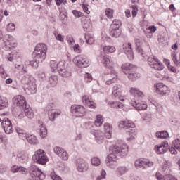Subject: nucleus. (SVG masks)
I'll list each match as a JSON object with an SVG mask.
<instances>
[{
    "label": "nucleus",
    "instance_id": "1",
    "mask_svg": "<svg viewBox=\"0 0 180 180\" xmlns=\"http://www.w3.org/2000/svg\"><path fill=\"white\" fill-rule=\"evenodd\" d=\"M129 153V146L125 143L117 144L113 146L111 153L108 155L105 158V164L107 167L115 169L117 167V156L126 157Z\"/></svg>",
    "mask_w": 180,
    "mask_h": 180
},
{
    "label": "nucleus",
    "instance_id": "2",
    "mask_svg": "<svg viewBox=\"0 0 180 180\" xmlns=\"http://www.w3.org/2000/svg\"><path fill=\"white\" fill-rule=\"evenodd\" d=\"M51 70L52 72L58 71L60 75L63 78H70L72 75L71 72L68 70V64L65 60H60V62L51 60Z\"/></svg>",
    "mask_w": 180,
    "mask_h": 180
},
{
    "label": "nucleus",
    "instance_id": "3",
    "mask_svg": "<svg viewBox=\"0 0 180 180\" xmlns=\"http://www.w3.org/2000/svg\"><path fill=\"white\" fill-rule=\"evenodd\" d=\"M118 127L119 129H124V130H127L126 140L127 141L131 142L136 140V137H137V135L136 134V129H134L136 124L132 121H121L119 123Z\"/></svg>",
    "mask_w": 180,
    "mask_h": 180
},
{
    "label": "nucleus",
    "instance_id": "4",
    "mask_svg": "<svg viewBox=\"0 0 180 180\" xmlns=\"http://www.w3.org/2000/svg\"><path fill=\"white\" fill-rule=\"evenodd\" d=\"M20 82L25 85L27 94H36L37 92V85L36 84V79L30 75H25L22 77Z\"/></svg>",
    "mask_w": 180,
    "mask_h": 180
},
{
    "label": "nucleus",
    "instance_id": "5",
    "mask_svg": "<svg viewBox=\"0 0 180 180\" xmlns=\"http://www.w3.org/2000/svg\"><path fill=\"white\" fill-rule=\"evenodd\" d=\"M47 45L46 44H38L33 52L35 61L43 63L47 57Z\"/></svg>",
    "mask_w": 180,
    "mask_h": 180
},
{
    "label": "nucleus",
    "instance_id": "6",
    "mask_svg": "<svg viewBox=\"0 0 180 180\" xmlns=\"http://www.w3.org/2000/svg\"><path fill=\"white\" fill-rule=\"evenodd\" d=\"M32 160L34 162H36V164L46 165L49 161V157H47V155H46V152H44V150L38 149L32 155Z\"/></svg>",
    "mask_w": 180,
    "mask_h": 180
},
{
    "label": "nucleus",
    "instance_id": "7",
    "mask_svg": "<svg viewBox=\"0 0 180 180\" xmlns=\"http://www.w3.org/2000/svg\"><path fill=\"white\" fill-rule=\"evenodd\" d=\"M73 64L78 68H88L91 65V61L84 55H78L73 58Z\"/></svg>",
    "mask_w": 180,
    "mask_h": 180
},
{
    "label": "nucleus",
    "instance_id": "8",
    "mask_svg": "<svg viewBox=\"0 0 180 180\" xmlns=\"http://www.w3.org/2000/svg\"><path fill=\"white\" fill-rule=\"evenodd\" d=\"M134 165L137 169H151L154 167V162L148 159H137L134 162Z\"/></svg>",
    "mask_w": 180,
    "mask_h": 180
},
{
    "label": "nucleus",
    "instance_id": "9",
    "mask_svg": "<svg viewBox=\"0 0 180 180\" xmlns=\"http://www.w3.org/2000/svg\"><path fill=\"white\" fill-rule=\"evenodd\" d=\"M30 174L31 178L34 180H43L46 178V174L43 173L36 165H32L30 168Z\"/></svg>",
    "mask_w": 180,
    "mask_h": 180
},
{
    "label": "nucleus",
    "instance_id": "10",
    "mask_svg": "<svg viewBox=\"0 0 180 180\" xmlns=\"http://www.w3.org/2000/svg\"><path fill=\"white\" fill-rule=\"evenodd\" d=\"M148 64L151 68L157 70L158 71L164 70V64H162V63L158 60V58L155 56H150L148 57Z\"/></svg>",
    "mask_w": 180,
    "mask_h": 180
},
{
    "label": "nucleus",
    "instance_id": "11",
    "mask_svg": "<svg viewBox=\"0 0 180 180\" xmlns=\"http://www.w3.org/2000/svg\"><path fill=\"white\" fill-rule=\"evenodd\" d=\"M5 50H12L18 46L16 39L12 35H6L3 39Z\"/></svg>",
    "mask_w": 180,
    "mask_h": 180
},
{
    "label": "nucleus",
    "instance_id": "12",
    "mask_svg": "<svg viewBox=\"0 0 180 180\" xmlns=\"http://www.w3.org/2000/svg\"><path fill=\"white\" fill-rule=\"evenodd\" d=\"M153 89L158 95H161V96H165L167 94H169V87L162 82L155 83Z\"/></svg>",
    "mask_w": 180,
    "mask_h": 180
},
{
    "label": "nucleus",
    "instance_id": "13",
    "mask_svg": "<svg viewBox=\"0 0 180 180\" xmlns=\"http://www.w3.org/2000/svg\"><path fill=\"white\" fill-rule=\"evenodd\" d=\"M70 112L77 117H84L86 115L85 107L81 105H73L70 108Z\"/></svg>",
    "mask_w": 180,
    "mask_h": 180
},
{
    "label": "nucleus",
    "instance_id": "14",
    "mask_svg": "<svg viewBox=\"0 0 180 180\" xmlns=\"http://www.w3.org/2000/svg\"><path fill=\"white\" fill-rule=\"evenodd\" d=\"M112 98H116L117 99H119V101H124L126 97L123 94V87L122 86V85L115 84L112 87Z\"/></svg>",
    "mask_w": 180,
    "mask_h": 180
},
{
    "label": "nucleus",
    "instance_id": "15",
    "mask_svg": "<svg viewBox=\"0 0 180 180\" xmlns=\"http://www.w3.org/2000/svg\"><path fill=\"white\" fill-rule=\"evenodd\" d=\"M76 164V169L78 172H81L84 174V172H86L88 169H89V164L86 162V160L84 159H77L75 162Z\"/></svg>",
    "mask_w": 180,
    "mask_h": 180
},
{
    "label": "nucleus",
    "instance_id": "16",
    "mask_svg": "<svg viewBox=\"0 0 180 180\" xmlns=\"http://www.w3.org/2000/svg\"><path fill=\"white\" fill-rule=\"evenodd\" d=\"M15 117L20 120L24 119V117H27V119L32 120L34 117V113L32 108H25L23 110H21L18 114H16Z\"/></svg>",
    "mask_w": 180,
    "mask_h": 180
},
{
    "label": "nucleus",
    "instance_id": "17",
    "mask_svg": "<svg viewBox=\"0 0 180 180\" xmlns=\"http://www.w3.org/2000/svg\"><path fill=\"white\" fill-rule=\"evenodd\" d=\"M103 77L105 79L106 85H112L117 82V72L114 70H112L110 73L104 74Z\"/></svg>",
    "mask_w": 180,
    "mask_h": 180
},
{
    "label": "nucleus",
    "instance_id": "18",
    "mask_svg": "<svg viewBox=\"0 0 180 180\" xmlns=\"http://www.w3.org/2000/svg\"><path fill=\"white\" fill-rule=\"evenodd\" d=\"M53 153L59 157L60 160H63V161H68L70 155H68V152L64 148L60 146H56L53 148Z\"/></svg>",
    "mask_w": 180,
    "mask_h": 180
},
{
    "label": "nucleus",
    "instance_id": "19",
    "mask_svg": "<svg viewBox=\"0 0 180 180\" xmlns=\"http://www.w3.org/2000/svg\"><path fill=\"white\" fill-rule=\"evenodd\" d=\"M169 145L168 141H163L159 145L154 146L153 150L158 154H165L168 150Z\"/></svg>",
    "mask_w": 180,
    "mask_h": 180
},
{
    "label": "nucleus",
    "instance_id": "20",
    "mask_svg": "<svg viewBox=\"0 0 180 180\" xmlns=\"http://www.w3.org/2000/svg\"><path fill=\"white\" fill-rule=\"evenodd\" d=\"M1 127L6 134H12L13 133V125L9 119H4L1 122Z\"/></svg>",
    "mask_w": 180,
    "mask_h": 180
},
{
    "label": "nucleus",
    "instance_id": "21",
    "mask_svg": "<svg viewBox=\"0 0 180 180\" xmlns=\"http://www.w3.org/2000/svg\"><path fill=\"white\" fill-rule=\"evenodd\" d=\"M124 53L127 56L129 60L134 58V53H133V49L131 48V43L125 42L122 45Z\"/></svg>",
    "mask_w": 180,
    "mask_h": 180
},
{
    "label": "nucleus",
    "instance_id": "22",
    "mask_svg": "<svg viewBox=\"0 0 180 180\" xmlns=\"http://www.w3.org/2000/svg\"><path fill=\"white\" fill-rule=\"evenodd\" d=\"M13 103L19 108H25L27 104V102L26 101V98H25V96L18 95L13 98Z\"/></svg>",
    "mask_w": 180,
    "mask_h": 180
},
{
    "label": "nucleus",
    "instance_id": "23",
    "mask_svg": "<svg viewBox=\"0 0 180 180\" xmlns=\"http://www.w3.org/2000/svg\"><path fill=\"white\" fill-rule=\"evenodd\" d=\"M121 70L122 72H124V74L127 75L129 72H136V71L137 70V68L136 67V65L131 63H126L122 64V65L121 66Z\"/></svg>",
    "mask_w": 180,
    "mask_h": 180
},
{
    "label": "nucleus",
    "instance_id": "24",
    "mask_svg": "<svg viewBox=\"0 0 180 180\" xmlns=\"http://www.w3.org/2000/svg\"><path fill=\"white\" fill-rule=\"evenodd\" d=\"M130 105L133 106V108H135L136 110H147V108H148V105H147V103L145 101H141L139 103H137L134 100H131L129 101Z\"/></svg>",
    "mask_w": 180,
    "mask_h": 180
},
{
    "label": "nucleus",
    "instance_id": "25",
    "mask_svg": "<svg viewBox=\"0 0 180 180\" xmlns=\"http://www.w3.org/2000/svg\"><path fill=\"white\" fill-rule=\"evenodd\" d=\"M91 134L94 136L96 143H98V144H101V143H103L105 137L103 136V132H102V131L91 129Z\"/></svg>",
    "mask_w": 180,
    "mask_h": 180
},
{
    "label": "nucleus",
    "instance_id": "26",
    "mask_svg": "<svg viewBox=\"0 0 180 180\" xmlns=\"http://www.w3.org/2000/svg\"><path fill=\"white\" fill-rule=\"evenodd\" d=\"M104 127V136L106 139H112V130H113V126L112 124L105 122L103 124Z\"/></svg>",
    "mask_w": 180,
    "mask_h": 180
},
{
    "label": "nucleus",
    "instance_id": "27",
    "mask_svg": "<svg viewBox=\"0 0 180 180\" xmlns=\"http://www.w3.org/2000/svg\"><path fill=\"white\" fill-rule=\"evenodd\" d=\"M129 94L134 96V98H144L145 96L144 93L136 87H131L129 89Z\"/></svg>",
    "mask_w": 180,
    "mask_h": 180
},
{
    "label": "nucleus",
    "instance_id": "28",
    "mask_svg": "<svg viewBox=\"0 0 180 180\" xmlns=\"http://www.w3.org/2000/svg\"><path fill=\"white\" fill-rule=\"evenodd\" d=\"M25 139L29 144H32L33 146H37L39 144V139L34 134H27Z\"/></svg>",
    "mask_w": 180,
    "mask_h": 180
},
{
    "label": "nucleus",
    "instance_id": "29",
    "mask_svg": "<svg viewBox=\"0 0 180 180\" xmlns=\"http://www.w3.org/2000/svg\"><path fill=\"white\" fill-rule=\"evenodd\" d=\"M82 26L84 30H88V29H91L92 27V21H91V18L88 17L82 18Z\"/></svg>",
    "mask_w": 180,
    "mask_h": 180
},
{
    "label": "nucleus",
    "instance_id": "30",
    "mask_svg": "<svg viewBox=\"0 0 180 180\" xmlns=\"http://www.w3.org/2000/svg\"><path fill=\"white\" fill-rule=\"evenodd\" d=\"M39 133L41 139H46L47 137V128L43 122H39Z\"/></svg>",
    "mask_w": 180,
    "mask_h": 180
},
{
    "label": "nucleus",
    "instance_id": "31",
    "mask_svg": "<svg viewBox=\"0 0 180 180\" xmlns=\"http://www.w3.org/2000/svg\"><path fill=\"white\" fill-rule=\"evenodd\" d=\"M19 57H20V53L17 51H13L11 53L6 55V58L11 62L13 61L15 58H19Z\"/></svg>",
    "mask_w": 180,
    "mask_h": 180
},
{
    "label": "nucleus",
    "instance_id": "32",
    "mask_svg": "<svg viewBox=\"0 0 180 180\" xmlns=\"http://www.w3.org/2000/svg\"><path fill=\"white\" fill-rule=\"evenodd\" d=\"M108 105L113 109H123L124 108V105L119 101H110L108 103Z\"/></svg>",
    "mask_w": 180,
    "mask_h": 180
},
{
    "label": "nucleus",
    "instance_id": "33",
    "mask_svg": "<svg viewBox=\"0 0 180 180\" xmlns=\"http://www.w3.org/2000/svg\"><path fill=\"white\" fill-rule=\"evenodd\" d=\"M61 115V110L51 111L49 112V119L51 122H54L58 116Z\"/></svg>",
    "mask_w": 180,
    "mask_h": 180
},
{
    "label": "nucleus",
    "instance_id": "34",
    "mask_svg": "<svg viewBox=\"0 0 180 180\" xmlns=\"http://www.w3.org/2000/svg\"><path fill=\"white\" fill-rule=\"evenodd\" d=\"M127 172H129V167L126 166H120L116 169V173L120 176H122V175L127 174Z\"/></svg>",
    "mask_w": 180,
    "mask_h": 180
},
{
    "label": "nucleus",
    "instance_id": "35",
    "mask_svg": "<svg viewBox=\"0 0 180 180\" xmlns=\"http://www.w3.org/2000/svg\"><path fill=\"white\" fill-rule=\"evenodd\" d=\"M102 64L107 68H112L113 67V62H112L108 56H103Z\"/></svg>",
    "mask_w": 180,
    "mask_h": 180
},
{
    "label": "nucleus",
    "instance_id": "36",
    "mask_svg": "<svg viewBox=\"0 0 180 180\" xmlns=\"http://www.w3.org/2000/svg\"><path fill=\"white\" fill-rule=\"evenodd\" d=\"M102 48L105 54H110L116 51V48L113 46H103Z\"/></svg>",
    "mask_w": 180,
    "mask_h": 180
},
{
    "label": "nucleus",
    "instance_id": "37",
    "mask_svg": "<svg viewBox=\"0 0 180 180\" xmlns=\"http://www.w3.org/2000/svg\"><path fill=\"white\" fill-rule=\"evenodd\" d=\"M94 123L97 127H101L103 124V116L102 115H97Z\"/></svg>",
    "mask_w": 180,
    "mask_h": 180
},
{
    "label": "nucleus",
    "instance_id": "38",
    "mask_svg": "<svg viewBox=\"0 0 180 180\" xmlns=\"http://www.w3.org/2000/svg\"><path fill=\"white\" fill-rule=\"evenodd\" d=\"M110 34V36H112V37L117 39V37H120V35L122 34V31L120 30V29H111Z\"/></svg>",
    "mask_w": 180,
    "mask_h": 180
},
{
    "label": "nucleus",
    "instance_id": "39",
    "mask_svg": "<svg viewBox=\"0 0 180 180\" xmlns=\"http://www.w3.org/2000/svg\"><path fill=\"white\" fill-rule=\"evenodd\" d=\"M86 43L90 46L95 43V37L91 34H86L85 35Z\"/></svg>",
    "mask_w": 180,
    "mask_h": 180
},
{
    "label": "nucleus",
    "instance_id": "40",
    "mask_svg": "<svg viewBox=\"0 0 180 180\" xmlns=\"http://www.w3.org/2000/svg\"><path fill=\"white\" fill-rule=\"evenodd\" d=\"M17 157H18V161H20V162H26L27 161V159L29 158L27 155H25L23 153H18L17 154Z\"/></svg>",
    "mask_w": 180,
    "mask_h": 180
},
{
    "label": "nucleus",
    "instance_id": "41",
    "mask_svg": "<svg viewBox=\"0 0 180 180\" xmlns=\"http://www.w3.org/2000/svg\"><path fill=\"white\" fill-rule=\"evenodd\" d=\"M49 84L51 86H57V84H58V77L56 75H52L49 77Z\"/></svg>",
    "mask_w": 180,
    "mask_h": 180
},
{
    "label": "nucleus",
    "instance_id": "42",
    "mask_svg": "<svg viewBox=\"0 0 180 180\" xmlns=\"http://www.w3.org/2000/svg\"><path fill=\"white\" fill-rule=\"evenodd\" d=\"M127 75H128V78L131 81H136L137 78H140V74L135 72H129V73Z\"/></svg>",
    "mask_w": 180,
    "mask_h": 180
},
{
    "label": "nucleus",
    "instance_id": "43",
    "mask_svg": "<svg viewBox=\"0 0 180 180\" xmlns=\"http://www.w3.org/2000/svg\"><path fill=\"white\" fill-rule=\"evenodd\" d=\"M16 131L21 140H25L26 139V136L28 134L26 133V131L20 128H17Z\"/></svg>",
    "mask_w": 180,
    "mask_h": 180
},
{
    "label": "nucleus",
    "instance_id": "44",
    "mask_svg": "<svg viewBox=\"0 0 180 180\" xmlns=\"http://www.w3.org/2000/svg\"><path fill=\"white\" fill-rule=\"evenodd\" d=\"M147 30H149V32L146 34V35L148 39H151V37H153V33H155V32H157V27L150 25L147 28Z\"/></svg>",
    "mask_w": 180,
    "mask_h": 180
},
{
    "label": "nucleus",
    "instance_id": "45",
    "mask_svg": "<svg viewBox=\"0 0 180 180\" xmlns=\"http://www.w3.org/2000/svg\"><path fill=\"white\" fill-rule=\"evenodd\" d=\"M53 36H55L56 40L60 41V43H64V39H65L64 35L57 32V31H55L53 32Z\"/></svg>",
    "mask_w": 180,
    "mask_h": 180
},
{
    "label": "nucleus",
    "instance_id": "46",
    "mask_svg": "<svg viewBox=\"0 0 180 180\" xmlns=\"http://www.w3.org/2000/svg\"><path fill=\"white\" fill-rule=\"evenodd\" d=\"M171 57L173 63H174L176 67H179V56L176 53V52H172L171 53Z\"/></svg>",
    "mask_w": 180,
    "mask_h": 180
},
{
    "label": "nucleus",
    "instance_id": "47",
    "mask_svg": "<svg viewBox=\"0 0 180 180\" xmlns=\"http://www.w3.org/2000/svg\"><path fill=\"white\" fill-rule=\"evenodd\" d=\"M82 9L86 15H91V11H89V4L88 3H82L80 4Z\"/></svg>",
    "mask_w": 180,
    "mask_h": 180
},
{
    "label": "nucleus",
    "instance_id": "48",
    "mask_svg": "<svg viewBox=\"0 0 180 180\" xmlns=\"http://www.w3.org/2000/svg\"><path fill=\"white\" fill-rule=\"evenodd\" d=\"M155 136L158 139H168L169 134L167 131L156 132Z\"/></svg>",
    "mask_w": 180,
    "mask_h": 180
},
{
    "label": "nucleus",
    "instance_id": "49",
    "mask_svg": "<svg viewBox=\"0 0 180 180\" xmlns=\"http://www.w3.org/2000/svg\"><path fill=\"white\" fill-rule=\"evenodd\" d=\"M171 167H172V164H171V162H169V161H166L163 162L162 165L161 171L162 172H165V171H168V169H169Z\"/></svg>",
    "mask_w": 180,
    "mask_h": 180
},
{
    "label": "nucleus",
    "instance_id": "50",
    "mask_svg": "<svg viewBox=\"0 0 180 180\" xmlns=\"http://www.w3.org/2000/svg\"><path fill=\"white\" fill-rule=\"evenodd\" d=\"M91 163L93 167H99L101 165V159L98 157H94L91 159Z\"/></svg>",
    "mask_w": 180,
    "mask_h": 180
},
{
    "label": "nucleus",
    "instance_id": "51",
    "mask_svg": "<svg viewBox=\"0 0 180 180\" xmlns=\"http://www.w3.org/2000/svg\"><path fill=\"white\" fill-rule=\"evenodd\" d=\"M8 106V99L0 96V110Z\"/></svg>",
    "mask_w": 180,
    "mask_h": 180
},
{
    "label": "nucleus",
    "instance_id": "52",
    "mask_svg": "<svg viewBox=\"0 0 180 180\" xmlns=\"http://www.w3.org/2000/svg\"><path fill=\"white\" fill-rule=\"evenodd\" d=\"M16 26L13 22H9L6 25V30L9 32H15Z\"/></svg>",
    "mask_w": 180,
    "mask_h": 180
},
{
    "label": "nucleus",
    "instance_id": "53",
    "mask_svg": "<svg viewBox=\"0 0 180 180\" xmlns=\"http://www.w3.org/2000/svg\"><path fill=\"white\" fill-rule=\"evenodd\" d=\"M122 23L119 20H114L111 24V29H120Z\"/></svg>",
    "mask_w": 180,
    "mask_h": 180
},
{
    "label": "nucleus",
    "instance_id": "54",
    "mask_svg": "<svg viewBox=\"0 0 180 180\" xmlns=\"http://www.w3.org/2000/svg\"><path fill=\"white\" fill-rule=\"evenodd\" d=\"M105 16H107V18H108V19H112L113 18V13H114V11L112 8H107L105 9Z\"/></svg>",
    "mask_w": 180,
    "mask_h": 180
},
{
    "label": "nucleus",
    "instance_id": "55",
    "mask_svg": "<svg viewBox=\"0 0 180 180\" xmlns=\"http://www.w3.org/2000/svg\"><path fill=\"white\" fill-rule=\"evenodd\" d=\"M152 117H153V115H151V112H145L143 115V119L146 122H151Z\"/></svg>",
    "mask_w": 180,
    "mask_h": 180
},
{
    "label": "nucleus",
    "instance_id": "56",
    "mask_svg": "<svg viewBox=\"0 0 180 180\" xmlns=\"http://www.w3.org/2000/svg\"><path fill=\"white\" fill-rule=\"evenodd\" d=\"M136 51L138 53V55L141 57L142 60H146L147 57L146 56V53H144V51H143V49L141 48H137Z\"/></svg>",
    "mask_w": 180,
    "mask_h": 180
},
{
    "label": "nucleus",
    "instance_id": "57",
    "mask_svg": "<svg viewBox=\"0 0 180 180\" xmlns=\"http://www.w3.org/2000/svg\"><path fill=\"white\" fill-rule=\"evenodd\" d=\"M172 144H173V147L176 148V150H178V151L180 152V139H176L174 140L172 142Z\"/></svg>",
    "mask_w": 180,
    "mask_h": 180
},
{
    "label": "nucleus",
    "instance_id": "58",
    "mask_svg": "<svg viewBox=\"0 0 180 180\" xmlns=\"http://www.w3.org/2000/svg\"><path fill=\"white\" fill-rule=\"evenodd\" d=\"M0 75L4 79L8 77V73H6V71H5L2 66H0Z\"/></svg>",
    "mask_w": 180,
    "mask_h": 180
},
{
    "label": "nucleus",
    "instance_id": "59",
    "mask_svg": "<svg viewBox=\"0 0 180 180\" xmlns=\"http://www.w3.org/2000/svg\"><path fill=\"white\" fill-rule=\"evenodd\" d=\"M82 103H84V105H85L86 106L89 103V102L91 101V98L89 97V96H86L84 95L82 96Z\"/></svg>",
    "mask_w": 180,
    "mask_h": 180
},
{
    "label": "nucleus",
    "instance_id": "60",
    "mask_svg": "<svg viewBox=\"0 0 180 180\" xmlns=\"http://www.w3.org/2000/svg\"><path fill=\"white\" fill-rule=\"evenodd\" d=\"M72 13L75 18H82L84 16V13L78 11V10H73Z\"/></svg>",
    "mask_w": 180,
    "mask_h": 180
},
{
    "label": "nucleus",
    "instance_id": "61",
    "mask_svg": "<svg viewBox=\"0 0 180 180\" xmlns=\"http://www.w3.org/2000/svg\"><path fill=\"white\" fill-rule=\"evenodd\" d=\"M155 177L158 180H167V175H162L160 172H156Z\"/></svg>",
    "mask_w": 180,
    "mask_h": 180
},
{
    "label": "nucleus",
    "instance_id": "62",
    "mask_svg": "<svg viewBox=\"0 0 180 180\" xmlns=\"http://www.w3.org/2000/svg\"><path fill=\"white\" fill-rule=\"evenodd\" d=\"M21 174H23L24 175H27V174H29V170L27 169V168L22 167V166H20L19 167V172Z\"/></svg>",
    "mask_w": 180,
    "mask_h": 180
},
{
    "label": "nucleus",
    "instance_id": "63",
    "mask_svg": "<svg viewBox=\"0 0 180 180\" xmlns=\"http://www.w3.org/2000/svg\"><path fill=\"white\" fill-rule=\"evenodd\" d=\"M39 63H43V62H39L36 60L29 62V63L31 65V67H32L34 68H38Z\"/></svg>",
    "mask_w": 180,
    "mask_h": 180
},
{
    "label": "nucleus",
    "instance_id": "64",
    "mask_svg": "<svg viewBox=\"0 0 180 180\" xmlns=\"http://www.w3.org/2000/svg\"><path fill=\"white\" fill-rule=\"evenodd\" d=\"M51 178L52 180H63L60 176L57 175L54 172L51 174Z\"/></svg>",
    "mask_w": 180,
    "mask_h": 180
}]
</instances>
